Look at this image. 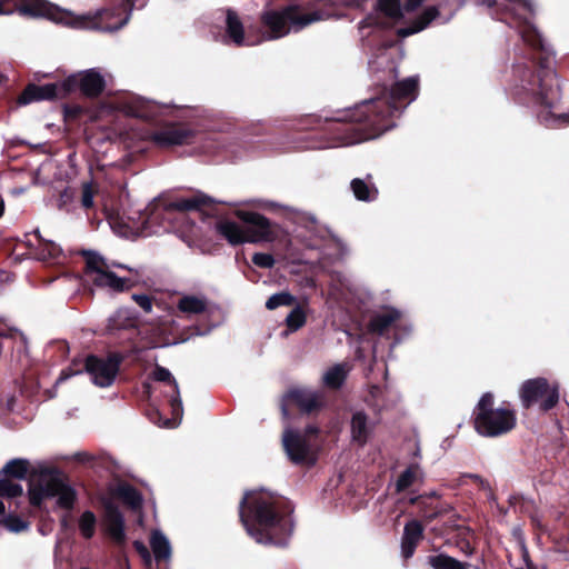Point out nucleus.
Instances as JSON below:
<instances>
[{"label":"nucleus","instance_id":"1","mask_svg":"<svg viewBox=\"0 0 569 569\" xmlns=\"http://www.w3.org/2000/svg\"><path fill=\"white\" fill-rule=\"evenodd\" d=\"M492 19L518 31L530 49V64H516L511 93L520 103H535L548 109L561 100V84L555 64V52L531 23L532 4L528 0H465Z\"/></svg>","mask_w":569,"mask_h":569},{"label":"nucleus","instance_id":"2","mask_svg":"<svg viewBox=\"0 0 569 569\" xmlns=\"http://www.w3.org/2000/svg\"><path fill=\"white\" fill-rule=\"evenodd\" d=\"M240 517L257 542L283 545L292 532L291 510L266 491L248 493L241 502Z\"/></svg>","mask_w":569,"mask_h":569},{"label":"nucleus","instance_id":"3","mask_svg":"<svg viewBox=\"0 0 569 569\" xmlns=\"http://www.w3.org/2000/svg\"><path fill=\"white\" fill-rule=\"evenodd\" d=\"M13 3L20 13L31 16H44L49 19L78 29H97L101 31H114L128 21V9L141 7L143 1L123 0V4L116 10H100L91 14L74 16L69 11L48 7L42 0H0V14L11 13L12 9H6L4 4Z\"/></svg>","mask_w":569,"mask_h":569},{"label":"nucleus","instance_id":"4","mask_svg":"<svg viewBox=\"0 0 569 569\" xmlns=\"http://www.w3.org/2000/svg\"><path fill=\"white\" fill-rule=\"evenodd\" d=\"M470 422L476 432L483 438H500L517 428V411L509 401L495 407V395L482 393L471 412Z\"/></svg>","mask_w":569,"mask_h":569},{"label":"nucleus","instance_id":"5","mask_svg":"<svg viewBox=\"0 0 569 569\" xmlns=\"http://www.w3.org/2000/svg\"><path fill=\"white\" fill-rule=\"evenodd\" d=\"M236 217L242 222L223 219L217 222L216 230L230 244L259 243L273 241L272 226L264 216L246 210H237Z\"/></svg>","mask_w":569,"mask_h":569},{"label":"nucleus","instance_id":"6","mask_svg":"<svg viewBox=\"0 0 569 569\" xmlns=\"http://www.w3.org/2000/svg\"><path fill=\"white\" fill-rule=\"evenodd\" d=\"M321 19L318 11L307 12L296 6L282 10H268L261 17L263 26L270 31L269 39L284 37L291 30L299 31Z\"/></svg>","mask_w":569,"mask_h":569},{"label":"nucleus","instance_id":"7","mask_svg":"<svg viewBox=\"0 0 569 569\" xmlns=\"http://www.w3.org/2000/svg\"><path fill=\"white\" fill-rule=\"evenodd\" d=\"M51 498L57 499L56 503L59 508L70 510L74 506L77 493L59 476L43 472L37 481L32 480L30 483V503L40 507Z\"/></svg>","mask_w":569,"mask_h":569},{"label":"nucleus","instance_id":"8","mask_svg":"<svg viewBox=\"0 0 569 569\" xmlns=\"http://www.w3.org/2000/svg\"><path fill=\"white\" fill-rule=\"evenodd\" d=\"M419 78L417 76L406 78L396 82L389 92V100L378 98L366 102L365 107L371 111L370 121L380 123L382 120L391 117L397 110L398 104L406 102L409 104L418 97Z\"/></svg>","mask_w":569,"mask_h":569},{"label":"nucleus","instance_id":"9","mask_svg":"<svg viewBox=\"0 0 569 569\" xmlns=\"http://www.w3.org/2000/svg\"><path fill=\"white\" fill-rule=\"evenodd\" d=\"M521 407L529 410L538 406L540 412H548L559 403L560 391L558 383H550L545 377L525 380L519 388Z\"/></svg>","mask_w":569,"mask_h":569},{"label":"nucleus","instance_id":"10","mask_svg":"<svg viewBox=\"0 0 569 569\" xmlns=\"http://www.w3.org/2000/svg\"><path fill=\"white\" fill-rule=\"evenodd\" d=\"M113 268L124 269L122 264L109 263L97 253H86V273L98 287L108 288L113 291H122L128 287L127 280L119 277Z\"/></svg>","mask_w":569,"mask_h":569},{"label":"nucleus","instance_id":"11","mask_svg":"<svg viewBox=\"0 0 569 569\" xmlns=\"http://www.w3.org/2000/svg\"><path fill=\"white\" fill-rule=\"evenodd\" d=\"M318 429L316 427H308L305 433L295 432L287 429L283 433L282 442L284 450L295 463L312 465L316 461V443L312 438H316Z\"/></svg>","mask_w":569,"mask_h":569},{"label":"nucleus","instance_id":"12","mask_svg":"<svg viewBox=\"0 0 569 569\" xmlns=\"http://www.w3.org/2000/svg\"><path fill=\"white\" fill-rule=\"evenodd\" d=\"M76 88L74 77L58 83H47L43 86L29 84L19 96V104H28L34 101L63 98Z\"/></svg>","mask_w":569,"mask_h":569},{"label":"nucleus","instance_id":"13","mask_svg":"<svg viewBox=\"0 0 569 569\" xmlns=\"http://www.w3.org/2000/svg\"><path fill=\"white\" fill-rule=\"evenodd\" d=\"M120 360L116 356L98 358L90 356L86 359V371L91 376L94 385L109 387L116 379Z\"/></svg>","mask_w":569,"mask_h":569},{"label":"nucleus","instance_id":"14","mask_svg":"<svg viewBox=\"0 0 569 569\" xmlns=\"http://www.w3.org/2000/svg\"><path fill=\"white\" fill-rule=\"evenodd\" d=\"M152 140L160 147L188 144L193 140V133L178 126L167 127L152 136Z\"/></svg>","mask_w":569,"mask_h":569},{"label":"nucleus","instance_id":"15","mask_svg":"<svg viewBox=\"0 0 569 569\" xmlns=\"http://www.w3.org/2000/svg\"><path fill=\"white\" fill-rule=\"evenodd\" d=\"M426 0H378L381 11L395 21L403 20L407 14L418 9Z\"/></svg>","mask_w":569,"mask_h":569},{"label":"nucleus","instance_id":"16","mask_svg":"<svg viewBox=\"0 0 569 569\" xmlns=\"http://www.w3.org/2000/svg\"><path fill=\"white\" fill-rule=\"evenodd\" d=\"M76 86L88 97H97L106 86L103 77L94 69L88 70L79 76H73Z\"/></svg>","mask_w":569,"mask_h":569},{"label":"nucleus","instance_id":"17","mask_svg":"<svg viewBox=\"0 0 569 569\" xmlns=\"http://www.w3.org/2000/svg\"><path fill=\"white\" fill-rule=\"evenodd\" d=\"M104 526L109 536L117 542L124 539V521L120 511L108 505L106 508Z\"/></svg>","mask_w":569,"mask_h":569},{"label":"nucleus","instance_id":"18","mask_svg":"<svg viewBox=\"0 0 569 569\" xmlns=\"http://www.w3.org/2000/svg\"><path fill=\"white\" fill-rule=\"evenodd\" d=\"M372 432V426L368 421V417L358 411L353 413L351 419V440L358 446H365Z\"/></svg>","mask_w":569,"mask_h":569},{"label":"nucleus","instance_id":"19","mask_svg":"<svg viewBox=\"0 0 569 569\" xmlns=\"http://www.w3.org/2000/svg\"><path fill=\"white\" fill-rule=\"evenodd\" d=\"M208 307L209 301L203 295H183L177 303V309L188 316L204 313Z\"/></svg>","mask_w":569,"mask_h":569},{"label":"nucleus","instance_id":"20","mask_svg":"<svg viewBox=\"0 0 569 569\" xmlns=\"http://www.w3.org/2000/svg\"><path fill=\"white\" fill-rule=\"evenodd\" d=\"M287 399L296 403L305 412H311L321 405L320 396L306 389H295L289 391Z\"/></svg>","mask_w":569,"mask_h":569},{"label":"nucleus","instance_id":"21","mask_svg":"<svg viewBox=\"0 0 569 569\" xmlns=\"http://www.w3.org/2000/svg\"><path fill=\"white\" fill-rule=\"evenodd\" d=\"M438 16L439 11L436 7H428L419 14L411 26L399 28L397 30V34L402 38L415 34L427 28Z\"/></svg>","mask_w":569,"mask_h":569},{"label":"nucleus","instance_id":"22","mask_svg":"<svg viewBox=\"0 0 569 569\" xmlns=\"http://www.w3.org/2000/svg\"><path fill=\"white\" fill-rule=\"evenodd\" d=\"M400 318V312L396 309H385L377 313L370 321L371 331L379 335L383 333L395 321Z\"/></svg>","mask_w":569,"mask_h":569},{"label":"nucleus","instance_id":"23","mask_svg":"<svg viewBox=\"0 0 569 569\" xmlns=\"http://www.w3.org/2000/svg\"><path fill=\"white\" fill-rule=\"evenodd\" d=\"M150 546L157 560H168L171 548L168 539L160 532L153 531L150 538Z\"/></svg>","mask_w":569,"mask_h":569},{"label":"nucleus","instance_id":"24","mask_svg":"<svg viewBox=\"0 0 569 569\" xmlns=\"http://www.w3.org/2000/svg\"><path fill=\"white\" fill-rule=\"evenodd\" d=\"M208 201H209V198L206 196H194L189 199H180V200L169 203L167 207V210L184 213L187 211L200 208L202 204H206Z\"/></svg>","mask_w":569,"mask_h":569},{"label":"nucleus","instance_id":"25","mask_svg":"<svg viewBox=\"0 0 569 569\" xmlns=\"http://www.w3.org/2000/svg\"><path fill=\"white\" fill-rule=\"evenodd\" d=\"M349 370L350 367L347 363L333 366L323 376L325 385L330 388H339L343 383Z\"/></svg>","mask_w":569,"mask_h":569},{"label":"nucleus","instance_id":"26","mask_svg":"<svg viewBox=\"0 0 569 569\" xmlns=\"http://www.w3.org/2000/svg\"><path fill=\"white\" fill-rule=\"evenodd\" d=\"M227 32L238 46L243 43V27L236 12L227 11Z\"/></svg>","mask_w":569,"mask_h":569},{"label":"nucleus","instance_id":"27","mask_svg":"<svg viewBox=\"0 0 569 569\" xmlns=\"http://www.w3.org/2000/svg\"><path fill=\"white\" fill-rule=\"evenodd\" d=\"M351 190L355 197L361 201L373 200L378 192L372 184L367 183L365 180L358 178L351 181Z\"/></svg>","mask_w":569,"mask_h":569},{"label":"nucleus","instance_id":"28","mask_svg":"<svg viewBox=\"0 0 569 569\" xmlns=\"http://www.w3.org/2000/svg\"><path fill=\"white\" fill-rule=\"evenodd\" d=\"M80 535L84 539H90L96 533L97 518L92 511H84L78 520Z\"/></svg>","mask_w":569,"mask_h":569},{"label":"nucleus","instance_id":"29","mask_svg":"<svg viewBox=\"0 0 569 569\" xmlns=\"http://www.w3.org/2000/svg\"><path fill=\"white\" fill-rule=\"evenodd\" d=\"M29 469V462L24 459H13L2 469V475L17 479H24Z\"/></svg>","mask_w":569,"mask_h":569},{"label":"nucleus","instance_id":"30","mask_svg":"<svg viewBox=\"0 0 569 569\" xmlns=\"http://www.w3.org/2000/svg\"><path fill=\"white\" fill-rule=\"evenodd\" d=\"M428 563L433 569H462V565L443 553L428 557Z\"/></svg>","mask_w":569,"mask_h":569},{"label":"nucleus","instance_id":"31","mask_svg":"<svg viewBox=\"0 0 569 569\" xmlns=\"http://www.w3.org/2000/svg\"><path fill=\"white\" fill-rule=\"evenodd\" d=\"M307 316L301 307H296L286 318V325L290 332L297 331L305 326Z\"/></svg>","mask_w":569,"mask_h":569},{"label":"nucleus","instance_id":"32","mask_svg":"<svg viewBox=\"0 0 569 569\" xmlns=\"http://www.w3.org/2000/svg\"><path fill=\"white\" fill-rule=\"evenodd\" d=\"M422 533H423V528H422L421 523L417 520H412V521H409L408 523H406L405 529H403L402 540L418 545V542L422 538Z\"/></svg>","mask_w":569,"mask_h":569},{"label":"nucleus","instance_id":"33","mask_svg":"<svg viewBox=\"0 0 569 569\" xmlns=\"http://www.w3.org/2000/svg\"><path fill=\"white\" fill-rule=\"evenodd\" d=\"M62 252L53 242H46L39 249V258L43 261L60 262Z\"/></svg>","mask_w":569,"mask_h":569},{"label":"nucleus","instance_id":"34","mask_svg":"<svg viewBox=\"0 0 569 569\" xmlns=\"http://www.w3.org/2000/svg\"><path fill=\"white\" fill-rule=\"evenodd\" d=\"M22 495V487L19 483L8 479L7 476L0 475V496L3 497H18Z\"/></svg>","mask_w":569,"mask_h":569},{"label":"nucleus","instance_id":"35","mask_svg":"<svg viewBox=\"0 0 569 569\" xmlns=\"http://www.w3.org/2000/svg\"><path fill=\"white\" fill-rule=\"evenodd\" d=\"M467 486H472L477 488L478 491H482L486 498L492 496L489 482L478 475L465 473V487Z\"/></svg>","mask_w":569,"mask_h":569},{"label":"nucleus","instance_id":"36","mask_svg":"<svg viewBox=\"0 0 569 569\" xmlns=\"http://www.w3.org/2000/svg\"><path fill=\"white\" fill-rule=\"evenodd\" d=\"M119 496L122 500L132 508H137L141 505V497L138 491L130 486H121L118 490Z\"/></svg>","mask_w":569,"mask_h":569},{"label":"nucleus","instance_id":"37","mask_svg":"<svg viewBox=\"0 0 569 569\" xmlns=\"http://www.w3.org/2000/svg\"><path fill=\"white\" fill-rule=\"evenodd\" d=\"M295 302V297L288 292H279L272 295L266 302L269 310L277 309L280 306H291Z\"/></svg>","mask_w":569,"mask_h":569},{"label":"nucleus","instance_id":"38","mask_svg":"<svg viewBox=\"0 0 569 569\" xmlns=\"http://www.w3.org/2000/svg\"><path fill=\"white\" fill-rule=\"evenodd\" d=\"M417 476V469L416 468H408L405 470L397 480V490L402 491L410 487Z\"/></svg>","mask_w":569,"mask_h":569},{"label":"nucleus","instance_id":"39","mask_svg":"<svg viewBox=\"0 0 569 569\" xmlns=\"http://www.w3.org/2000/svg\"><path fill=\"white\" fill-rule=\"evenodd\" d=\"M153 378L158 381L169 382L172 386L173 391L177 395L179 393L177 381L168 369L157 366L153 370Z\"/></svg>","mask_w":569,"mask_h":569},{"label":"nucleus","instance_id":"40","mask_svg":"<svg viewBox=\"0 0 569 569\" xmlns=\"http://www.w3.org/2000/svg\"><path fill=\"white\" fill-rule=\"evenodd\" d=\"M252 262L260 268H272L274 264V259L269 253H254L252 257Z\"/></svg>","mask_w":569,"mask_h":569},{"label":"nucleus","instance_id":"41","mask_svg":"<svg viewBox=\"0 0 569 569\" xmlns=\"http://www.w3.org/2000/svg\"><path fill=\"white\" fill-rule=\"evenodd\" d=\"M6 527L13 532H20L27 529L28 525L18 517H9L6 519Z\"/></svg>","mask_w":569,"mask_h":569},{"label":"nucleus","instance_id":"42","mask_svg":"<svg viewBox=\"0 0 569 569\" xmlns=\"http://www.w3.org/2000/svg\"><path fill=\"white\" fill-rule=\"evenodd\" d=\"M132 299L146 312H151V310H152V300H151V298L149 296H147V295H133Z\"/></svg>","mask_w":569,"mask_h":569},{"label":"nucleus","instance_id":"43","mask_svg":"<svg viewBox=\"0 0 569 569\" xmlns=\"http://www.w3.org/2000/svg\"><path fill=\"white\" fill-rule=\"evenodd\" d=\"M171 408L173 415V422L170 423L169 426H176L178 423V420H180L182 416V405L181 400L178 397L172 399Z\"/></svg>","mask_w":569,"mask_h":569},{"label":"nucleus","instance_id":"44","mask_svg":"<svg viewBox=\"0 0 569 569\" xmlns=\"http://www.w3.org/2000/svg\"><path fill=\"white\" fill-rule=\"evenodd\" d=\"M81 202L84 208H91L93 204V191L89 184L83 186Z\"/></svg>","mask_w":569,"mask_h":569},{"label":"nucleus","instance_id":"45","mask_svg":"<svg viewBox=\"0 0 569 569\" xmlns=\"http://www.w3.org/2000/svg\"><path fill=\"white\" fill-rule=\"evenodd\" d=\"M133 546H134L136 550L138 551V553L141 556V558L144 560L146 565L150 566L151 555H150L148 548L146 547V545L140 541H134Z\"/></svg>","mask_w":569,"mask_h":569},{"label":"nucleus","instance_id":"46","mask_svg":"<svg viewBox=\"0 0 569 569\" xmlns=\"http://www.w3.org/2000/svg\"><path fill=\"white\" fill-rule=\"evenodd\" d=\"M416 547H417V545L413 543V542H408L406 540H401V553H402V556L406 559L410 558L413 555V552L416 550Z\"/></svg>","mask_w":569,"mask_h":569},{"label":"nucleus","instance_id":"47","mask_svg":"<svg viewBox=\"0 0 569 569\" xmlns=\"http://www.w3.org/2000/svg\"><path fill=\"white\" fill-rule=\"evenodd\" d=\"M548 116L552 118V122L556 124H569V112L555 114L552 112H548Z\"/></svg>","mask_w":569,"mask_h":569},{"label":"nucleus","instance_id":"48","mask_svg":"<svg viewBox=\"0 0 569 569\" xmlns=\"http://www.w3.org/2000/svg\"><path fill=\"white\" fill-rule=\"evenodd\" d=\"M126 111H127V113H129L133 117H138V118L146 117L144 112L141 110H138V109L128 108Z\"/></svg>","mask_w":569,"mask_h":569},{"label":"nucleus","instance_id":"49","mask_svg":"<svg viewBox=\"0 0 569 569\" xmlns=\"http://www.w3.org/2000/svg\"><path fill=\"white\" fill-rule=\"evenodd\" d=\"M360 140L358 139H349V140H346V141H342L341 143H332L330 147H339V146H342V144H351V143H356V142H359Z\"/></svg>","mask_w":569,"mask_h":569},{"label":"nucleus","instance_id":"50","mask_svg":"<svg viewBox=\"0 0 569 569\" xmlns=\"http://www.w3.org/2000/svg\"><path fill=\"white\" fill-rule=\"evenodd\" d=\"M463 550H465V556H467V555H469V553H471V552H472V548H471V546H470L469 541H467L466 539H465V547H463Z\"/></svg>","mask_w":569,"mask_h":569},{"label":"nucleus","instance_id":"51","mask_svg":"<svg viewBox=\"0 0 569 569\" xmlns=\"http://www.w3.org/2000/svg\"><path fill=\"white\" fill-rule=\"evenodd\" d=\"M548 112L549 111H547L545 114H541L542 120L546 122V126H549V122H548L549 120L552 121V118L550 116H548Z\"/></svg>","mask_w":569,"mask_h":569},{"label":"nucleus","instance_id":"52","mask_svg":"<svg viewBox=\"0 0 569 569\" xmlns=\"http://www.w3.org/2000/svg\"><path fill=\"white\" fill-rule=\"evenodd\" d=\"M3 212H4V203L2 200H0V218L2 217Z\"/></svg>","mask_w":569,"mask_h":569},{"label":"nucleus","instance_id":"53","mask_svg":"<svg viewBox=\"0 0 569 569\" xmlns=\"http://www.w3.org/2000/svg\"><path fill=\"white\" fill-rule=\"evenodd\" d=\"M4 512V505L2 501H0V515Z\"/></svg>","mask_w":569,"mask_h":569},{"label":"nucleus","instance_id":"54","mask_svg":"<svg viewBox=\"0 0 569 569\" xmlns=\"http://www.w3.org/2000/svg\"><path fill=\"white\" fill-rule=\"evenodd\" d=\"M463 530H465V536H466V535H467V532H469V531H470V528H469V527H467V526H465V527H463Z\"/></svg>","mask_w":569,"mask_h":569},{"label":"nucleus","instance_id":"55","mask_svg":"<svg viewBox=\"0 0 569 569\" xmlns=\"http://www.w3.org/2000/svg\"><path fill=\"white\" fill-rule=\"evenodd\" d=\"M62 526H67V518L62 519Z\"/></svg>","mask_w":569,"mask_h":569},{"label":"nucleus","instance_id":"56","mask_svg":"<svg viewBox=\"0 0 569 569\" xmlns=\"http://www.w3.org/2000/svg\"><path fill=\"white\" fill-rule=\"evenodd\" d=\"M463 569H468V566H467V563H466V562H465V567H463Z\"/></svg>","mask_w":569,"mask_h":569}]
</instances>
